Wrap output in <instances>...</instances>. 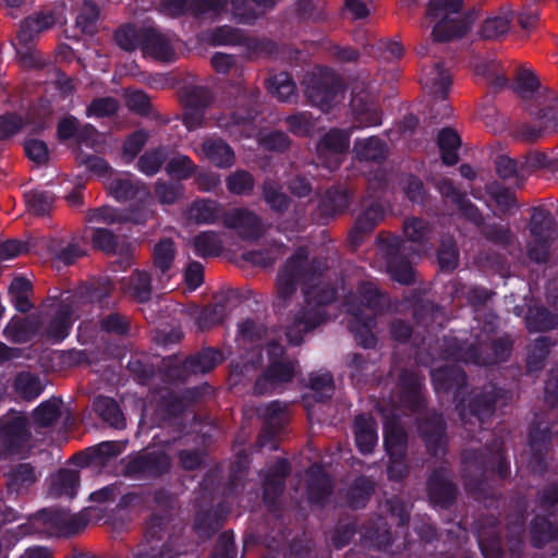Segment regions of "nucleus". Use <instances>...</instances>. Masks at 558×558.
Returning a JSON list of instances; mask_svg holds the SVG:
<instances>
[{
  "label": "nucleus",
  "instance_id": "79ce46f5",
  "mask_svg": "<svg viewBox=\"0 0 558 558\" xmlns=\"http://www.w3.org/2000/svg\"><path fill=\"white\" fill-rule=\"evenodd\" d=\"M475 71L478 75L486 76L497 87H502L507 83L504 71L495 60L480 61L475 64Z\"/></svg>",
  "mask_w": 558,
  "mask_h": 558
},
{
  "label": "nucleus",
  "instance_id": "8fccbe9b",
  "mask_svg": "<svg viewBox=\"0 0 558 558\" xmlns=\"http://www.w3.org/2000/svg\"><path fill=\"white\" fill-rule=\"evenodd\" d=\"M195 166L187 156L179 155L173 157L167 165L166 171L177 178L186 179L194 172Z\"/></svg>",
  "mask_w": 558,
  "mask_h": 558
},
{
  "label": "nucleus",
  "instance_id": "680f3d73",
  "mask_svg": "<svg viewBox=\"0 0 558 558\" xmlns=\"http://www.w3.org/2000/svg\"><path fill=\"white\" fill-rule=\"evenodd\" d=\"M147 141V134L144 131L133 133L124 144L123 155L129 160L133 159L142 149Z\"/></svg>",
  "mask_w": 558,
  "mask_h": 558
},
{
  "label": "nucleus",
  "instance_id": "4c0bfd02",
  "mask_svg": "<svg viewBox=\"0 0 558 558\" xmlns=\"http://www.w3.org/2000/svg\"><path fill=\"white\" fill-rule=\"evenodd\" d=\"M354 153L359 159L379 160L384 158L386 147L380 140L369 137L357 141L354 145Z\"/></svg>",
  "mask_w": 558,
  "mask_h": 558
},
{
  "label": "nucleus",
  "instance_id": "ddd939ff",
  "mask_svg": "<svg viewBox=\"0 0 558 558\" xmlns=\"http://www.w3.org/2000/svg\"><path fill=\"white\" fill-rule=\"evenodd\" d=\"M226 227L233 229L244 239H254L260 235L259 219L246 209L234 208L223 215Z\"/></svg>",
  "mask_w": 558,
  "mask_h": 558
},
{
  "label": "nucleus",
  "instance_id": "7ed1b4c3",
  "mask_svg": "<svg viewBox=\"0 0 558 558\" xmlns=\"http://www.w3.org/2000/svg\"><path fill=\"white\" fill-rule=\"evenodd\" d=\"M381 296L373 282L364 283L357 295L352 296L345 304L350 315L349 327L356 335L361 344L365 348L375 344V338L371 333L374 319L379 311Z\"/></svg>",
  "mask_w": 558,
  "mask_h": 558
},
{
  "label": "nucleus",
  "instance_id": "4468645a",
  "mask_svg": "<svg viewBox=\"0 0 558 558\" xmlns=\"http://www.w3.org/2000/svg\"><path fill=\"white\" fill-rule=\"evenodd\" d=\"M512 19L513 11L510 7L492 11L483 20L478 34L484 39H498L510 31Z\"/></svg>",
  "mask_w": 558,
  "mask_h": 558
},
{
  "label": "nucleus",
  "instance_id": "c756f323",
  "mask_svg": "<svg viewBox=\"0 0 558 558\" xmlns=\"http://www.w3.org/2000/svg\"><path fill=\"white\" fill-rule=\"evenodd\" d=\"M92 240L96 247L109 254L123 255L129 252V246L107 229H94Z\"/></svg>",
  "mask_w": 558,
  "mask_h": 558
},
{
  "label": "nucleus",
  "instance_id": "37998d69",
  "mask_svg": "<svg viewBox=\"0 0 558 558\" xmlns=\"http://www.w3.org/2000/svg\"><path fill=\"white\" fill-rule=\"evenodd\" d=\"M25 202L31 211L45 215L53 204V196L43 191H31L25 194Z\"/></svg>",
  "mask_w": 558,
  "mask_h": 558
},
{
  "label": "nucleus",
  "instance_id": "1a4fd4ad",
  "mask_svg": "<svg viewBox=\"0 0 558 558\" xmlns=\"http://www.w3.org/2000/svg\"><path fill=\"white\" fill-rule=\"evenodd\" d=\"M28 437L29 432L24 416L14 415L0 423V446L5 452L23 454Z\"/></svg>",
  "mask_w": 558,
  "mask_h": 558
},
{
  "label": "nucleus",
  "instance_id": "a19ab883",
  "mask_svg": "<svg viewBox=\"0 0 558 558\" xmlns=\"http://www.w3.org/2000/svg\"><path fill=\"white\" fill-rule=\"evenodd\" d=\"M16 391L24 399H34L43 391V385L35 376L28 373H21L16 376L14 383Z\"/></svg>",
  "mask_w": 558,
  "mask_h": 558
},
{
  "label": "nucleus",
  "instance_id": "f704fd0d",
  "mask_svg": "<svg viewBox=\"0 0 558 558\" xmlns=\"http://www.w3.org/2000/svg\"><path fill=\"white\" fill-rule=\"evenodd\" d=\"M438 145L444 163L448 166L457 163V150L460 147L459 135L450 129H445L438 135Z\"/></svg>",
  "mask_w": 558,
  "mask_h": 558
},
{
  "label": "nucleus",
  "instance_id": "9b49d317",
  "mask_svg": "<svg viewBox=\"0 0 558 558\" xmlns=\"http://www.w3.org/2000/svg\"><path fill=\"white\" fill-rule=\"evenodd\" d=\"M352 114L359 126L368 128L379 125L381 116L373 95L366 90H353L350 101Z\"/></svg>",
  "mask_w": 558,
  "mask_h": 558
},
{
  "label": "nucleus",
  "instance_id": "5701e85b",
  "mask_svg": "<svg viewBox=\"0 0 558 558\" xmlns=\"http://www.w3.org/2000/svg\"><path fill=\"white\" fill-rule=\"evenodd\" d=\"M208 41L214 45H240L243 44L250 51L259 50L260 43L254 38H244L238 31L229 26H221L209 34Z\"/></svg>",
  "mask_w": 558,
  "mask_h": 558
},
{
  "label": "nucleus",
  "instance_id": "f03ea898",
  "mask_svg": "<svg viewBox=\"0 0 558 558\" xmlns=\"http://www.w3.org/2000/svg\"><path fill=\"white\" fill-rule=\"evenodd\" d=\"M463 0H429L425 23L432 27L436 41H449L464 35L472 24L470 15L461 13Z\"/></svg>",
  "mask_w": 558,
  "mask_h": 558
},
{
  "label": "nucleus",
  "instance_id": "39448f33",
  "mask_svg": "<svg viewBox=\"0 0 558 558\" xmlns=\"http://www.w3.org/2000/svg\"><path fill=\"white\" fill-rule=\"evenodd\" d=\"M45 312L38 319L40 331L52 342L62 341L68 337L75 320L74 310L65 301L45 305Z\"/></svg>",
  "mask_w": 558,
  "mask_h": 558
},
{
  "label": "nucleus",
  "instance_id": "c9c22d12",
  "mask_svg": "<svg viewBox=\"0 0 558 558\" xmlns=\"http://www.w3.org/2000/svg\"><path fill=\"white\" fill-rule=\"evenodd\" d=\"M307 475L311 480L308 485L310 499L317 502L322 501L324 495L328 494L330 490V480L324 470L318 465L312 466L308 470Z\"/></svg>",
  "mask_w": 558,
  "mask_h": 558
},
{
  "label": "nucleus",
  "instance_id": "6ab92c4d",
  "mask_svg": "<svg viewBox=\"0 0 558 558\" xmlns=\"http://www.w3.org/2000/svg\"><path fill=\"white\" fill-rule=\"evenodd\" d=\"M175 256V247L171 240L163 239L159 241L154 248V265L156 270L160 272L157 287L166 288V283L170 279L169 270Z\"/></svg>",
  "mask_w": 558,
  "mask_h": 558
},
{
  "label": "nucleus",
  "instance_id": "f257e3e1",
  "mask_svg": "<svg viewBox=\"0 0 558 558\" xmlns=\"http://www.w3.org/2000/svg\"><path fill=\"white\" fill-rule=\"evenodd\" d=\"M305 252L303 250L298 251L281 269L277 279V293L282 299L294 292L296 282L301 278L305 279V307L298 313L287 331V337L293 344H299L305 332L326 319L323 305L331 302L335 298V292L327 289V286L319 278L314 275H305Z\"/></svg>",
  "mask_w": 558,
  "mask_h": 558
},
{
  "label": "nucleus",
  "instance_id": "7c9ffc66",
  "mask_svg": "<svg viewBox=\"0 0 558 558\" xmlns=\"http://www.w3.org/2000/svg\"><path fill=\"white\" fill-rule=\"evenodd\" d=\"M222 361L220 352L215 350H205L197 355L186 360L184 367L191 373H207Z\"/></svg>",
  "mask_w": 558,
  "mask_h": 558
},
{
  "label": "nucleus",
  "instance_id": "e2e57ef3",
  "mask_svg": "<svg viewBox=\"0 0 558 558\" xmlns=\"http://www.w3.org/2000/svg\"><path fill=\"white\" fill-rule=\"evenodd\" d=\"M204 279V269L199 263H191L184 272V282L190 291L197 289Z\"/></svg>",
  "mask_w": 558,
  "mask_h": 558
},
{
  "label": "nucleus",
  "instance_id": "3c124183",
  "mask_svg": "<svg viewBox=\"0 0 558 558\" xmlns=\"http://www.w3.org/2000/svg\"><path fill=\"white\" fill-rule=\"evenodd\" d=\"M130 291L132 294L144 302L150 295V279L146 272L135 271L130 279Z\"/></svg>",
  "mask_w": 558,
  "mask_h": 558
},
{
  "label": "nucleus",
  "instance_id": "13d9d810",
  "mask_svg": "<svg viewBox=\"0 0 558 558\" xmlns=\"http://www.w3.org/2000/svg\"><path fill=\"white\" fill-rule=\"evenodd\" d=\"M388 271L395 280L401 283H409L413 276L410 264L399 262L397 256H391L389 258Z\"/></svg>",
  "mask_w": 558,
  "mask_h": 558
},
{
  "label": "nucleus",
  "instance_id": "c03bdc74",
  "mask_svg": "<svg viewBox=\"0 0 558 558\" xmlns=\"http://www.w3.org/2000/svg\"><path fill=\"white\" fill-rule=\"evenodd\" d=\"M428 232L427 226L420 219L412 218L404 223V234L407 239L413 243L418 244V248L415 251L416 254L425 252V245L423 243Z\"/></svg>",
  "mask_w": 558,
  "mask_h": 558
},
{
  "label": "nucleus",
  "instance_id": "20e7f679",
  "mask_svg": "<svg viewBox=\"0 0 558 558\" xmlns=\"http://www.w3.org/2000/svg\"><path fill=\"white\" fill-rule=\"evenodd\" d=\"M266 351L268 367L255 385L257 393H268L279 385L290 381L296 374L295 363L283 354L281 345L272 343Z\"/></svg>",
  "mask_w": 558,
  "mask_h": 558
},
{
  "label": "nucleus",
  "instance_id": "a18cd8bd",
  "mask_svg": "<svg viewBox=\"0 0 558 558\" xmlns=\"http://www.w3.org/2000/svg\"><path fill=\"white\" fill-rule=\"evenodd\" d=\"M195 252L201 256L218 254L222 247L218 235L214 232H203L194 239Z\"/></svg>",
  "mask_w": 558,
  "mask_h": 558
},
{
  "label": "nucleus",
  "instance_id": "423d86ee",
  "mask_svg": "<svg viewBox=\"0 0 558 558\" xmlns=\"http://www.w3.org/2000/svg\"><path fill=\"white\" fill-rule=\"evenodd\" d=\"M530 232L529 256L535 262L546 260L548 247L555 234V221L550 214L545 210L535 209L531 218Z\"/></svg>",
  "mask_w": 558,
  "mask_h": 558
},
{
  "label": "nucleus",
  "instance_id": "e433bc0d",
  "mask_svg": "<svg viewBox=\"0 0 558 558\" xmlns=\"http://www.w3.org/2000/svg\"><path fill=\"white\" fill-rule=\"evenodd\" d=\"M268 90L279 100H290L295 94V85L288 73L281 72L268 78Z\"/></svg>",
  "mask_w": 558,
  "mask_h": 558
},
{
  "label": "nucleus",
  "instance_id": "f3484780",
  "mask_svg": "<svg viewBox=\"0 0 558 558\" xmlns=\"http://www.w3.org/2000/svg\"><path fill=\"white\" fill-rule=\"evenodd\" d=\"M196 153L220 168H228L234 163L232 148L221 140H206Z\"/></svg>",
  "mask_w": 558,
  "mask_h": 558
},
{
  "label": "nucleus",
  "instance_id": "69168bd1",
  "mask_svg": "<svg viewBox=\"0 0 558 558\" xmlns=\"http://www.w3.org/2000/svg\"><path fill=\"white\" fill-rule=\"evenodd\" d=\"M265 201L275 210H282L287 207L288 199L284 194L280 193L274 184H266L264 186Z\"/></svg>",
  "mask_w": 558,
  "mask_h": 558
},
{
  "label": "nucleus",
  "instance_id": "cd10ccee",
  "mask_svg": "<svg viewBox=\"0 0 558 558\" xmlns=\"http://www.w3.org/2000/svg\"><path fill=\"white\" fill-rule=\"evenodd\" d=\"M78 486V475L71 470H61L56 473L50 480L49 492L56 497H70L76 494Z\"/></svg>",
  "mask_w": 558,
  "mask_h": 558
},
{
  "label": "nucleus",
  "instance_id": "c85d7f7f",
  "mask_svg": "<svg viewBox=\"0 0 558 558\" xmlns=\"http://www.w3.org/2000/svg\"><path fill=\"white\" fill-rule=\"evenodd\" d=\"M288 473V465L284 460H278L267 472L264 480V497L271 501L282 489V482Z\"/></svg>",
  "mask_w": 558,
  "mask_h": 558
},
{
  "label": "nucleus",
  "instance_id": "0eeeda50",
  "mask_svg": "<svg viewBox=\"0 0 558 558\" xmlns=\"http://www.w3.org/2000/svg\"><path fill=\"white\" fill-rule=\"evenodd\" d=\"M384 442L386 450L390 456L388 475L390 478L399 480L407 472V466L402 462L405 447V433L397 422L386 423Z\"/></svg>",
  "mask_w": 558,
  "mask_h": 558
},
{
  "label": "nucleus",
  "instance_id": "6e6d98bb",
  "mask_svg": "<svg viewBox=\"0 0 558 558\" xmlns=\"http://www.w3.org/2000/svg\"><path fill=\"white\" fill-rule=\"evenodd\" d=\"M310 386L319 400L330 397L333 391L332 377L328 373L313 375Z\"/></svg>",
  "mask_w": 558,
  "mask_h": 558
},
{
  "label": "nucleus",
  "instance_id": "338daca9",
  "mask_svg": "<svg viewBox=\"0 0 558 558\" xmlns=\"http://www.w3.org/2000/svg\"><path fill=\"white\" fill-rule=\"evenodd\" d=\"M25 151L28 158L37 163L48 159V148L41 141L32 140L25 143Z\"/></svg>",
  "mask_w": 558,
  "mask_h": 558
},
{
  "label": "nucleus",
  "instance_id": "6e6552de",
  "mask_svg": "<svg viewBox=\"0 0 558 558\" xmlns=\"http://www.w3.org/2000/svg\"><path fill=\"white\" fill-rule=\"evenodd\" d=\"M109 193L119 201L136 198L143 204V208L138 215H143L146 210L148 214V204L150 195L145 186H140L138 182L131 174H110L105 182Z\"/></svg>",
  "mask_w": 558,
  "mask_h": 558
},
{
  "label": "nucleus",
  "instance_id": "f8f14e48",
  "mask_svg": "<svg viewBox=\"0 0 558 558\" xmlns=\"http://www.w3.org/2000/svg\"><path fill=\"white\" fill-rule=\"evenodd\" d=\"M349 147V135L339 130L330 131L325 135L317 146L318 156L323 163L329 168H336L340 161L342 154Z\"/></svg>",
  "mask_w": 558,
  "mask_h": 558
},
{
  "label": "nucleus",
  "instance_id": "58836bf2",
  "mask_svg": "<svg viewBox=\"0 0 558 558\" xmlns=\"http://www.w3.org/2000/svg\"><path fill=\"white\" fill-rule=\"evenodd\" d=\"M61 401L59 399H50L36 408L33 417L34 422L39 426L51 425L60 415Z\"/></svg>",
  "mask_w": 558,
  "mask_h": 558
},
{
  "label": "nucleus",
  "instance_id": "473e14b6",
  "mask_svg": "<svg viewBox=\"0 0 558 558\" xmlns=\"http://www.w3.org/2000/svg\"><path fill=\"white\" fill-rule=\"evenodd\" d=\"M219 215V206L214 201L201 199L194 202L187 210V219L196 223H209Z\"/></svg>",
  "mask_w": 558,
  "mask_h": 558
},
{
  "label": "nucleus",
  "instance_id": "052dcab7",
  "mask_svg": "<svg viewBox=\"0 0 558 558\" xmlns=\"http://www.w3.org/2000/svg\"><path fill=\"white\" fill-rule=\"evenodd\" d=\"M383 217V208L380 205L375 204L367 208L363 215L359 218L356 227L366 231L372 229Z\"/></svg>",
  "mask_w": 558,
  "mask_h": 558
},
{
  "label": "nucleus",
  "instance_id": "bb28decb",
  "mask_svg": "<svg viewBox=\"0 0 558 558\" xmlns=\"http://www.w3.org/2000/svg\"><path fill=\"white\" fill-rule=\"evenodd\" d=\"M147 217V210L143 215L124 216L120 211L111 207L105 206L90 210L87 214V221L92 223L113 225L125 220H131L135 223H140L143 222Z\"/></svg>",
  "mask_w": 558,
  "mask_h": 558
},
{
  "label": "nucleus",
  "instance_id": "de8ad7c7",
  "mask_svg": "<svg viewBox=\"0 0 558 558\" xmlns=\"http://www.w3.org/2000/svg\"><path fill=\"white\" fill-rule=\"evenodd\" d=\"M98 17V9L90 1H85L76 17V26L85 34H92L95 31Z\"/></svg>",
  "mask_w": 558,
  "mask_h": 558
},
{
  "label": "nucleus",
  "instance_id": "72a5a7b5",
  "mask_svg": "<svg viewBox=\"0 0 558 558\" xmlns=\"http://www.w3.org/2000/svg\"><path fill=\"white\" fill-rule=\"evenodd\" d=\"M515 92L523 99L538 98L542 96V87L532 70L523 69L518 73Z\"/></svg>",
  "mask_w": 558,
  "mask_h": 558
},
{
  "label": "nucleus",
  "instance_id": "a878e982",
  "mask_svg": "<svg viewBox=\"0 0 558 558\" xmlns=\"http://www.w3.org/2000/svg\"><path fill=\"white\" fill-rule=\"evenodd\" d=\"M432 379L436 391L456 390L465 383L464 373L456 366L434 369L432 372Z\"/></svg>",
  "mask_w": 558,
  "mask_h": 558
},
{
  "label": "nucleus",
  "instance_id": "4be33fe9",
  "mask_svg": "<svg viewBox=\"0 0 558 558\" xmlns=\"http://www.w3.org/2000/svg\"><path fill=\"white\" fill-rule=\"evenodd\" d=\"M355 441L362 453H369L376 446L378 436L376 424L368 416H357L354 424Z\"/></svg>",
  "mask_w": 558,
  "mask_h": 558
},
{
  "label": "nucleus",
  "instance_id": "dca6fc26",
  "mask_svg": "<svg viewBox=\"0 0 558 558\" xmlns=\"http://www.w3.org/2000/svg\"><path fill=\"white\" fill-rule=\"evenodd\" d=\"M277 0H230L231 14L240 23H252Z\"/></svg>",
  "mask_w": 558,
  "mask_h": 558
},
{
  "label": "nucleus",
  "instance_id": "393cba45",
  "mask_svg": "<svg viewBox=\"0 0 558 558\" xmlns=\"http://www.w3.org/2000/svg\"><path fill=\"white\" fill-rule=\"evenodd\" d=\"M39 331V322L36 318L12 319L5 327L4 335L13 342L23 343Z\"/></svg>",
  "mask_w": 558,
  "mask_h": 558
},
{
  "label": "nucleus",
  "instance_id": "4d7b16f0",
  "mask_svg": "<svg viewBox=\"0 0 558 558\" xmlns=\"http://www.w3.org/2000/svg\"><path fill=\"white\" fill-rule=\"evenodd\" d=\"M134 464L141 471L147 470L153 473H161L169 466V458L166 454H161L153 459L148 454H143L134 461Z\"/></svg>",
  "mask_w": 558,
  "mask_h": 558
},
{
  "label": "nucleus",
  "instance_id": "a211bd4d",
  "mask_svg": "<svg viewBox=\"0 0 558 558\" xmlns=\"http://www.w3.org/2000/svg\"><path fill=\"white\" fill-rule=\"evenodd\" d=\"M553 105L546 107L543 110L541 119L544 122V126L539 124H526L523 125L520 130V137L524 141H536L541 138L544 134L549 130H554L558 126L556 122L558 120V98H553Z\"/></svg>",
  "mask_w": 558,
  "mask_h": 558
},
{
  "label": "nucleus",
  "instance_id": "b1692460",
  "mask_svg": "<svg viewBox=\"0 0 558 558\" xmlns=\"http://www.w3.org/2000/svg\"><path fill=\"white\" fill-rule=\"evenodd\" d=\"M308 98L313 105L319 107L323 111L329 110L333 105L343 100V87L336 83L330 87H317L307 90Z\"/></svg>",
  "mask_w": 558,
  "mask_h": 558
},
{
  "label": "nucleus",
  "instance_id": "49530a36",
  "mask_svg": "<svg viewBox=\"0 0 558 558\" xmlns=\"http://www.w3.org/2000/svg\"><path fill=\"white\" fill-rule=\"evenodd\" d=\"M227 186L233 194H248L253 190L254 180L248 172L239 170L227 178Z\"/></svg>",
  "mask_w": 558,
  "mask_h": 558
},
{
  "label": "nucleus",
  "instance_id": "bf43d9fd",
  "mask_svg": "<svg viewBox=\"0 0 558 558\" xmlns=\"http://www.w3.org/2000/svg\"><path fill=\"white\" fill-rule=\"evenodd\" d=\"M438 260L442 269L451 270L458 265V252L456 244L451 241H445L438 252Z\"/></svg>",
  "mask_w": 558,
  "mask_h": 558
},
{
  "label": "nucleus",
  "instance_id": "774afa93",
  "mask_svg": "<svg viewBox=\"0 0 558 558\" xmlns=\"http://www.w3.org/2000/svg\"><path fill=\"white\" fill-rule=\"evenodd\" d=\"M156 194L161 203L172 204L182 194L181 185L158 183L156 186Z\"/></svg>",
  "mask_w": 558,
  "mask_h": 558
},
{
  "label": "nucleus",
  "instance_id": "aec40b11",
  "mask_svg": "<svg viewBox=\"0 0 558 558\" xmlns=\"http://www.w3.org/2000/svg\"><path fill=\"white\" fill-rule=\"evenodd\" d=\"M144 49L153 58L161 61H171L174 58V50L171 38L158 33L155 29H148L144 39Z\"/></svg>",
  "mask_w": 558,
  "mask_h": 558
},
{
  "label": "nucleus",
  "instance_id": "09e8293b",
  "mask_svg": "<svg viewBox=\"0 0 558 558\" xmlns=\"http://www.w3.org/2000/svg\"><path fill=\"white\" fill-rule=\"evenodd\" d=\"M526 325L530 330H546L558 326V316L547 310H538L526 317Z\"/></svg>",
  "mask_w": 558,
  "mask_h": 558
},
{
  "label": "nucleus",
  "instance_id": "5fc2aeb1",
  "mask_svg": "<svg viewBox=\"0 0 558 558\" xmlns=\"http://www.w3.org/2000/svg\"><path fill=\"white\" fill-rule=\"evenodd\" d=\"M438 190L444 196L452 197L453 202L457 203L464 214L471 219H476V213L474 207L466 203V201L456 191L450 181L444 180L438 184Z\"/></svg>",
  "mask_w": 558,
  "mask_h": 558
},
{
  "label": "nucleus",
  "instance_id": "412c9836",
  "mask_svg": "<svg viewBox=\"0 0 558 558\" xmlns=\"http://www.w3.org/2000/svg\"><path fill=\"white\" fill-rule=\"evenodd\" d=\"M421 83L432 94L444 97L450 86L451 77L441 68L440 63H435L433 66L423 70Z\"/></svg>",
  "mask_w": 558,
  "mask_h": 558
},
{
  "label": "nucleus",
  "instance_id": "9d476101",
  "mask_svg": "<svg viewBox=\"0 0 558 558\" xmlns=\"http://www.w3.org/2000/svg\"><path fill=\"white\" fill-rule=\"evenodd\" d=\"M227 0H162L160 11L169 16H178L185 12L194 14L217 15L228 7Z\"/></svg>",
  "mask_w": 558,
  "mask_h": 558
},
{
  "label": "nucleus",
  "instance_id": "603ef678",
  "mask_svg": "<svg viewBox=\"0 0 558 558\" xmlns=\"http://www.w3.org/2000/svg\"><path fill=\"white\" fill-rule=\"evenodd\" d=\"M165 158L163 149L146 153L138 160V170L146 175H153L158 172Z\"/></svg>",
  "mask_w": 558,
  "mask_h": 558
},
{
  "label": "nucleus",
  "instance_id": "2f4dec72",
  "mask_svg": "<svg viewBox=\"0 0 558 558\" xmlns=\"http://www.w3.org/2000/svg\"><path fill=\"white\" fill-rule=\"evenodd\" d=\"M95 411L111 426L122 428L124 417L114 400L99 397L94 402Z\"/></svg>",
  "mask_w": 558,
  "mask_h": 558
},
{
  "label": "nucleus",
  "instance_id": "ea45409f",
  "mask_svg": "<svg viewBox=\"0 0 558 558\" xmlns=\"http://www.w3.org/2000/svg\"><path fill=\"white\" fill-rule=\"evenodd\" d=\"M96 133V130L89 125L85 126L82 131H78L77 121L73 117H66L59 122L58 136L61 140H68L73 136H78L83 141H88L89 136Z\"/></svg>",
  "mask_w": 558,
  "mask_h": 558
},
{
  "label": "nucleus",
  "instance_id": "2eb2a0df",
  "mask_svg": "<svg viewBox=\"0 0 558 558\" xmlns=\"http://www.w3.org/2000/svg\"><path fill=\"white\" fill-rule=\"evenodd\" d=\"M37 520L58 532L66 534L77 532L85 524L78 514H71L65 510H45L38 514Z\"/></svg>",
  "mask_w": 558,
  "mask_h": 558
},
{
  "label": "nucleus",
  "instance_id": "864d4df0",
  "mask_svg": "<svg viewBox=\"0 0 558 558\" xmlns=\"http://www.w3.org/2000/svg\"><path fill=\"white\" fill-rule=\"evenodd\" d=\"M118 109V102L111 97L95 99L87 108L89 118H106L113 114Z\"/></svg>",
  "mask_w": 558,
  "mask_h": 558
},
{
  "label": "nucleus",
  "instance_id": "0e129e2a",
  "mask_svg": "<svg viewBox=\"0 0 558 558\" xmlns=\"http://www.w3.org/2000/svg\"><path fill=\"white\" fill-rule=\"evenodd\" d=\"M287 122L290 131L298 135L310 134L313 126L312 117L308 113L292 116Z\"/></svg>",
  "mask_w": 558,
  "mask_h": 558
}]
</instances>
